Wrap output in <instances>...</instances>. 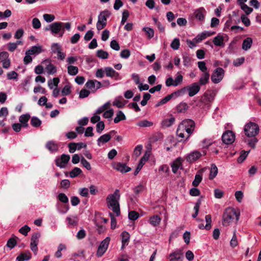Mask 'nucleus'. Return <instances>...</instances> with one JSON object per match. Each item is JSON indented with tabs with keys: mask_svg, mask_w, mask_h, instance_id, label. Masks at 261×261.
Returning a JSON list of instances; mask_svg holds the SVG:
<instances>
[{
	"mask_svg": "<svg viewBox=\"0 0 261 261\" xmlns=\"http://www.w3.org/2000/svg\"><path fill=\"white\" fill-rule=\"evenodd\" d=\"M142 30L145 32L148 39H151L153 37L154 33V30L148 27H144L143 28Z\"/></svg>",
	"mask_w": 261,
	"mask_h": 261,
	"instance_id": "obj_45",
	"label": "nucleus"
},
{
	"mask_svg": "<svg viewBox=\"0 0 261 261\" xmlns=\"http://www.w3.org/2000/svg\"><path fill=\"white\" fill-rule=\"evenodd\" d=\"M178 126L180 127V128L184 127H185V128H195V124L193 120L188 119L183 120Z\"/></svg>",
	"mask_w": 261,
	"mask_h": 261,
	"instance_id": "obj_30",
	"label": "nucleus"
},
{
	"mask_svg": "<svg viewBox=\"0 0 261 261\" xmlns=\"http://www.w3.org/2000/svg\"><path fill=\"white\" fill-rule=\"evenodd\" d=\"M168 257L170 261H180L184 258V254L180 249H177L175 251L171 253Z\"/></svg>",
	"mask_w": 261,
	"mask_h": 261,
	"instance_id": "obj_14",
	"label": "nucleus"
},
{
	"mask_svg": "<svg viewBox=\"0 0 261 261\" xmlns=\"http://www.w3.org/2000/svg\"><path fill=\"white\" fill-rule=\"evenodd\" d=\"M172 171L174 173H176L179 168H181V160L178 158L175 160L171 165Z\"/></svg>",
	"mask_w": 261,
	"mask_h": 261,
	"instance_id": "obj_24",
	"label": "nucleus"
},
{
	"mask_svg": "<svg viewBox=\"0 0 261 261\" xmlns=\"http://www.w3.org/2000/svg\"><path fill=\"white\" fill-rule=\"evenodd\" d=\"M67 68L68 73L70 75L74 76L78 73L79 69L76 66L69 65L67 66Z\"/></svg>",
	"mask_w": 261,
	"mask_h": 261,
	"instance_id": "obj_38",
	"label": "nucleus"
},
{
	"mask_svg": "<svg viewBox=\"0 0 261 261\" xmlns=\"http://www.w3.org/2000/svg\"><path fill=\"white\" fill-rule=\"evenodd\" d=\"M244 132L246 137L248 138L254 137L258 134L259 127L256 123L249 122L245 125Z\"/></svg>",
	"mask_w": 261,
	"mask_h": 261,
	"instance_id": "obj_3",
	"label": "nucleus"
},
{
	"mask_svg": "<svg viewBox=\"0 0 261 261\" xmlns=\"http://www.w3.org/2000/svg\"><path fill=\"white\" fill-rule=\"evenodd\" d=\"M0 63H2L4 68L8 69L10 65V61L9 59V54L7 51L0 53Z\"/></svg>",
	"mask_w": 261,
	"mask_h": 261,
	"instance_id": "obj_13",
	"label": "nucleus"
},
{
	"mask_svg": "<svg viewBox=\"0 0 261 261\" xmlns=\"http://www.w3.org/2000/svg\"><path fill=\"white\" fill-rule=\"evenodd\" d=\"M130 56V52L129 50L125 49L121 50L120 54L121 58L125 59H128Z\"/></svg>",
	"mask_w": 261,
	"mask_h": 261,
	"instance_id": "obj_55",
	"label": "nucleus"
},
{
	"mask_svg": "<svg viewBox=\"0 0 261 261\" xmlns=\"http://www.w3.org/2000/svg\"><path fill=\"white\" fill-rule=\"evenodd\" d=\"M200 90V87L198 83H194L177 91V92L178 95H179L184 94L186 91H188L189 96L192 97L198 93Z\"/></svg>",
	"mask_w": 261,
	"mask_h": 261,
	"instance_id": "obj_4",
	"label": "nucleus"
},
{
	"mask_svg": "<svg viewBox=\"0 0 261 261\" xmlns=\"http://www.w3.org/2000/svg\"><path fill=\"white\" fill-rule=\"evenodd\" d=\"M201 155L202 154L200 152L195 150L188 154L187 156L186 160L189 162H194L198 159Z\"/></svg>",
	"mask_w": 261,
	"mask_h": 261,
	"instance_id": "obj_18",
	"label": "nucleus"
},
{
	"mask_svg": "<svg viewBox=\"0 0 261 261\" xmlns=\"http://www.w3.org/2000/svg\"><path fill=\"white\" fill-rule=\"evenodd\" d=\"M250 151L242 150L241 152L240 155L238 158V162L239 163H242L247 158Z\"/></svg>",
	"mask_w": 261,
	"mask_h": 261,
	"instance_id": "obj_46",
	"label": "nucleus"
},
{
	"mask_svg": "<svg viewBox=\"0 0 261 261\" xmlns=\"http://www.w3.org/2000/svg\"><path fill=\"white\" fill-rule=\"evenodd\" d=\"M40 232H37L34 233L31 237V249L35 254H36L38 251L37 245L39 242V239L40 237Z\"/></svg>",
	"mask_w": 261,
	"mask_h": 261,
	"instance_id": "obj_11",
	"label": "nucleus"
},
{
	"mask_svg": "<svg viewBox=\"0 0 261 261\" xmlns=\"http://www.w3.org/2000/svg\"><path fill=\"white\" fill-rule=\"evenodd\" d=\"M110 14V12L108 10L103 11L100 13L96 23V28L98 30H101L106 26L107 18Z\"/></svg>",
	"mask_w": 261,
	"mask_h": 261,
	"instance_id": "obj_5",
	"label": "nucleus"
},
{
	"mask_svg": "<svg viewBox=\"0 0 261 261\" xmlns=\"http://www.w3.org/2000/svg\"><path fill=\"white\" fill-rule=\"evenodd\" d=\"M31 230V228L28 225H25L20 228L19 230V232L23 235L26 236L28 234V232Z\"/></svg>",
	"mask_w": 261,
	"mask_h": 261,
	"instance_id": "obj_60",
	"label": "nucleus"
},
{
	"mask_svg": "<svg viewBox=\"0 0 261 261\" xmlns=\"http://www.w3.org/2000/svg\"><path fill=\"white\" fill-rule=\"evenodd\" d=\"M240 217V213L234 208L228 207L225 210L223 214V225L227 226L234 220L237 221Z\"/></svg>",
	"mask_w": 261,
	"mask_h": 261,
	"instance_id": "obj_2",
	"label": "nucleus"
},
{
	"mask_svg": "<svg viewBox=\"0 0 261 261\" xmlns=\"http://www.w3.org/2000/svg\"><path fill=\"white\" fill-rule=\"evenodd\" d=\"M194 16L200 21H203L205 18L206 11L203 7H200L194 11Z\"/></svg>",
	"mask_w": 261,
	"mask_h": 261,
	"instance_id": "obj_16",
	"label": "nucleus"
},
{
	"mask_svg": "<svg viewBox=\"0 0 261 261\" xmlns=\"http://www.w3.org/2000/svg\"><path fill=\"white\" fill-rule=\"evenodd\" d=\"M27 50L29 54L35 56H37L44 51L42 46L40 45L33 46Z\"/></svg>",
	"mask_w": 261,
	"mask_h": 261,
	"instance_id": "obj_21",
	"label": "nucleus"
},
{
	"mask_svg": "<svg viewBox=\"0 0 261 261\" xmlns=\"http://www.w3.org/2000/svg\"><path fill=\"white\" fill-rule=\"evenodd\" d=\"M224 75V70L221 67L217 68L211 75V80L213 83L218 84L221 82Z\"/></svg>",
	"mask_w": 261,
	"mask_h": 261,
	"instance_id": "obj_6",
	"label": "nucleus"
},
{
	"mask_svg": "<svg viewBox=\"0 0 261 261\" xmlns=\"http://www.w3.org/2000/svg\"><path fill=\"white\" fill-rule=\"evenodd\" d=\"M120 236L121 237L122 243L121 249V250H123L125 247L128 244L130 239V235L128 232L124 231L121 233Z\"/></svg>",
	"mask_w": 261,
	"mask_h": 261,
	"instance_id": "obj_20",
	"label": "nucleus"
},
{
	"mask_svg": "<svg viewBox=\"0 0 261 261\" xmlns=\"http://www.w3.org/2000/svg\"><path fill=\"white\" fill-rule=\"evenodd\" d=\"M117 132L115 130H112L109 133L101 136L97 140V145L101 146L102 144L108 142L111 140L112 137Z\"/></svg>",
	"mask_w": 261,
	"mask_h": 261,
	"instance_id": "obj_10",
	"label": "nucleus"
},
{
	"mask_svg": "<svg viewBox=\"0 0 261 261\" xmlns=\"http://www.w3.org/2000/svg\"><path fill=\"white\" fill-rule=\"evenodd\" d=\"M188 109V104L184 102H181L176 107V110L178 113H185Z\"/></svg>",
	"mask_w": 261,
	"mask_h": 261,
	"instance_id": "obj_33",
	"label": "nucleus"
},
{
	"mask_svg": "<svg viewBox=\"0 0 261 261\" xmlns=\"http://www.w3.org/2000/svg\"><path fill=\"white\" fill-rule=\"evenodd\" d=\"M16 245V241L14 238H10L9 239V240L7 241V247L10 249H12L13 248L15 245Z\"/></svg>",
	"mask_w": 261,
	"mask_h": 261,
	"instance_id": "obj_58",
	"label": "nucleus"
},
{
	"mask_svg": "<svg viewBox=\"0 0 261 261\" xmlns=\"http://www.w3.org/2000/svg\"><path fill=\"white\" fill-rule=\"evenodd\" d=\"M202 179V175L199 174H196L195 176V178L192 182V185L194 187L198 186Z\"/></svg>",
	"mask_w": 261,
	"mask_h": 261,
	"instance_id": "obj_50",
	"label": "nucleus"
},
{
	"mask_svg": "<svg viewBox=\"0 0 261 261\" xmlns=\"http://www.w3.org/2000/svg\"><path fill=\"white\" fill-rule=\"evenodd\" d=\"M183 80V76L179 72H178L176 75V77L175 80H174V84L175 85V87L177 86L178 85L181 83Z\"/></svg>",
	"mask_w": 261,
	"mask_h": 261,
	"instance_id": "obj_48",
	"label": "nucleus"
},
{
	"mask_svg": "<svg viewBox=\"0 0 261 261\" xmlns=\"http://www.w3.org/2000/svg\"><path fill=\"white\" fill-rule=\"evenodd\" d=\"M30 123L33 126L35 127H38L41 124L42 122L38 117H33L31 118Z\"/></svg>",
	"mask_w": 261,
	"mask_h": 261,
	"instance_id": "obj_43",
	"label": "nucleus"
},
{
	"mask_svg": "<svg viewBox=\"0 0 261 261\" xmlns=\"http://www.w3.org/2000/svg\"><path fill=\"white\" fill-rule=\"evenodd\" d=\"M81 163L82 165L88 170H91V166L90 163L84 158L82 157L81 159Z\"/></svg>",
	"mask_w": 261,
	"mask_h": 261,
	"instance_id": "obj_63",
	"label": "nucleus"
},
{
	"mask_svg": "<svg viewBox=\"0 0 261 261\" xmlns=\"http://www.w3.org/2000/svg\"><path fill=\"white\" fill-rule=\"evenodd\" d=\"M32 257V254L29 251H25L20 253L17 256V261H28Z\"/></svg>",
	"mask_w": 261,
	"mask_h": 261,
	"instance_id": "obj_23",
	"label": "nucleus"
},
{
	"mask_svg": "<svg viewBox=\"0 0 261 261\" xmlns=\"http://www.w3.org/2000/svg\"><path fill=\"white\" fill-rule=\"evenodd\" d=\"M175 122V118L173 116L170 118L164 119L161 122V126L163 128H167L172 126Z\"/></svg>",
	"mask_w": 261,
	"mask_h": 261,
	"instance_id": "obj_28",
	"label": "nucleus"
},
{
	"mask_svg": "<svg viewBox=\"0 0 261 261\" xmlns=\"http://www.w3.org/2000/svg\"><path fill=\"white\" fill-rule=\"evenodd\" d=\"M241 8L247 15L251 13L253 11V9L248 7L246 4L242 5V6H241Z\"/></svg>",
	"mask_w": 261,
	"mask_h": 261,
	"instance_id": "obj_59",
	"label": "nucleus"
},
{
	"mask_svg": "<svg viewBox=\"0 0 261 261\" xmlns=\"http://www.w3.org/2000/svg\"><path fill=\"white\" fill-rule=\"evenodd\" d=\"M139 217V215L138 213L136 211H132L129 212L128 213V218L130 220L135 221Z\"/></svg>",
	"mask_w": 261,
	"mask_h": 261,
	"instance_id": "obj_52",
	"label": "nucleus"
},
{
	"mask_svg": "<svg viewBox=\"0 0 261 261\" xmlns=\"http://www.w3.org/2000/svg\"><path fill=\"white\" fill-rule=\"evenodd\" d=\"M235 134L231 130H226L222 135L221 139L223 142L225 144H231L235 140Z\"/></svg>",
	"mask_w": 261,
	"mask_h": 261,
	"instance_id": "obj_8",
	"label": "nucleus"
},
{
	"mask_svg": "<svg viewBox=\"0 0 261 261\" xmlns=\"http://www.w3.org/2000/svg\"><path fill=\"white\" fill-rule=\"evenodd\" d=\"M70 159V157L69 155L63 154L60 157H57L56 158V165L60 168H65L69 161Z\"/></svg>",
	"mask_w": 261,
	"mask_h": 261,
	"instance_id": "obj_7",
	"label": "nucleus"
},
{
	"mask_svg": "<svg viewBox=\"0 0 261 261\" xmlns=\"http://www.w3.org/2000/svg\"><path fill=\"white\" fill-rule=\"evenodd\" d=\"M105 125L103 121L98 122L96 124V132L99 134H101L105 129Z\"/></svg>",
	"mask_w": 261,
	"mask_h": 261,
	"instance_id": "obj_56",
	"label": "nucleus"
},
{
	"mask_svg": "<svg viewBox=\"0 0 261 261\" xmlns=\"http://www.w3.org/2000/svg\"><path fill=\"white\" fill-rule=\"evenodd\" d=\"M32 57H31V55L29 54L28 50L25 51V55L23 58V61L25 64L27 65L29 63H31L32 62Z\"/></svg>",
	"mask_w": 261,
	"mask_h": 261,
	"instance_id": "obj_62",
	"label": "nucleus"
},
{
	"mask_svg": "<svg viewBox=\"0 0 261 261\" xmlns=\"http://www.w3.org/2000/svg\"><path fill=\"white\" fill-rule=\"evenodd\" d=\"M148 160V156L145 154L143 157L141 159L138 164V167L136 169V171L134 172V175H137L139 171L141 170V168L145 163V162Z\"/></svg>",
	"mask_w": 261,
	"mask_h": 261,
	"instance_id": "obj_29",
	"label": "nucleus"
},
{
	"mask_svg": "<svg viewBox=\"0 0 261 261\" xmlns=\"http://www.w3.org/2000/svg\"><path fill=\"white\" fill-rule=\"evenodd\" d=\"M86 87L89 89L91 90L92 92H95V86L94 84V80H89L85 84Z\"/></svg>",
	"mask_w": 261,
	"mask_h": 261,
	"instance_id": "obj_49",
	"label": "nucleus"
},
{
	"mask_svg": "<svg viewBox=\"0 0 261 261\" xmlns=\"http://www.w3.org/2000/svg\"><path fill=\"white\" fill-rule=\"evenodd\" d=\"M174 94L178 95L177 91L175 92H174L171 94L168 95L166 96H165V97H164L163 98H162L160 101H159L155 105V107H158L161 105L166 103L168 101H169L172 98L173 95Z\"/></svg>",
	"mask_w": 261,
	"mask_h": 261,
	"instance_id": "obj_32",
	"label": "nucleus"
},
{
	"mask_svg": "<svg viewBox=\"0 0 261 261\" xmlns=\"http://www.w3.org/2000/svg\"><path fill=\"white\" fill-rule=\"evenodd\" d=\"M218 173V168L215 164H212L210 170V173L209 175L210 179H214Z\"/></svg>",
	"mask_w": 261,
	"mask_h": 261,
	"instance_id": "obj_37",
	"label": "nucleus"
},
{
	"mask_svg": "<svg viewBox=\"0 0 261 261\" xmlns=\"http://www.w3.org/2000/svg\"><path fill=\"white\" fill-rule=\"evenodd\" d=\"M206 221V230H210L211 228L212 217L210 215H207L205 217Z\"/></svg>",
	"mask_w": 261,
	"mask_h": 261,
	"instance_id": "obj_54",
	"label": "nucleus"
},
{
	"mask_svg": "<svg viewBox=\"0 0 261 261\" xmlns=\"http://www.w3.org/2000/svg\"><path fill=\"white\" fill-rule=\"evenodd\" d=\"M213 42L215 45L217 46L223 47L225 45L224 43V38L220 34L214 38Z\"/></svg>",
	"mask_w": 261,
	"mask_h": 261,
	"instance_id": "obj_27",
	"label": "nucleus"
},
{
	"mask_svg": "<svg viewBox=\"0 0 261 261\" xmlns=\"http://www.w3.org/2000/svg\"><path fill=\"white\" fill-rule=\"evenodd\" d=\"M213 143L212 140L211 139H204L201 142V146L203 148H207Z\"/></svg>",
	"mask_w": 261,
	"mask_h": 261,
	"instance_id": "obj_64",
	"label": "nucleus"
},
{
	"mask_svg": "<svg viewBox=\"0 0 261 261\" xmlns=\"http://www.w3.org/2000/svg\"><path fill=\"white\" fill-rule=\"evenodd\" d=\"M113 104L118 108H122L124 106L125 102H124L123 97L120 96L116 98L113 101Z\"/></svg>",
	"mask_w": 261,
	"mask_h": 261,
	"instance_id": "obj_34",
	"label": "nucleus"
},
{
	"mask_svg": "<svg viewBox=\"0 0 261 261\" xmlns=\"http://www.w3.org/2000/svg\"><path fill=\"white\" fill-rule=\"evenodd\" d=\"M210 76V75L209 72L202 73L200 75L198 84L200 86L205 85L209 81Z\"/></svg>",
	"mask_w": 261,
	"mask_h": 261,
	"instance_id": "obj_26",
	"label": "nucleus"
},
{
	"mask_svg": "<svg viewBox=\"0 0 261 261\" xmlns=\"http://www.w3.org/2000/svg\"><path fill=\"white\" fill-rule=\"evenodd\" d=\"M126 119V117L124 113L121 111H118L117 113L116 116L114 119L115 123H118L121 120H124Z\"/></svg>",
	"mask_w": 261,
	"mask_h": 261,
	"instance_id": "obj_35",
	"label": "nucleus"
},
{
	"mask_svg": "<svg viewBox=\"0 0 261 261\" xmlns=\"http://www.w3.org/2000/svg\"><path fill=\"white\" fill-rule=\"evenodd\" d=\"M110 241V238L108 237L102 241L98 247L96 255L98 257L101 256L107 251Z\"/></svg>",
	"mask_w": 261,
	"mask_h": 261,
	"instance_id": "obj_9",
	"label": "nucleus"
},
{
	"mask_svg": "<svg viewBox=\"0 0 261 261\" xmlns=\"http://www.w3.org/2000/svg\"><path fill=\"white\" fill-rule=\"evenodd\" d=\"M198 67L199 69L203 72H209L207 71V68L206 66L205 63L204 61H200L198 63Z\"/></svg>",
	"mask_w": 261,
	"mask_h": 261,
	"instance_id": "obj_53",
	"label": "nucleus"
},
{
	"mask_svg": "<svg viewBox=\"0 0 261 261\" xmlns=\"http://www.w3.org/2000/svg\"><path fill=\"white\" fill-rule=\"evenodd\" d=\"M60 82L58 77H54L53 80L48 81V86L50 89H53L54 87H57Z\"/></svg>",
	"mask_w": 261,
	"mask_h": 261,
	"instance_id": "obj_40",
	"label": "nucleus"
},
{
	"mask_svg": "<svg viewBox=\"0 0 261 261\" xmlns=\"http://www.w3.org/2000/svg\"><path fill=\"white\" fill-rule=\"evenodd\" d=\"M45 147L50 151L51 153H55L58 151L59 145L54 141H47L45 145Z\"/></svg>",
	"mask_w": 261,
	"mask_h": 261,
	"instance_id": "obj_19",
	"label": "nucleus"
},
{
	"mask_svg": "<svg viewBox=\"0 0 261 261\" xmlns=\"http://www.w3.org/2000/svg\"><path fill=\"white\" fill-rule=\"evenodd\" d=\"M180 45L179 39L178 38H175L171 43V47L174 50H177L179 48Z\"/></svg>",
	"mask_w": 261,
	"mask_h": 261,
	"instance_id": "obj_51",
	"label": "nucleus"
},
{
	"mask_svg": "<svg viewBox=\"0 0 261 261\" xmlns=\"http://www.w3.org/2000/svg\"><path fill=\"white\" fill-rule=\"evenodd\" d=\"M137 125L142 127H150L153 125V122L147 120H144L139 122L137 123Z\"/></svg>",
	"mask_w": 261,
	"mask_h": 261,
	"instance_id": "obj_47",
	"label": "nucleus"
},
{
	"mask_svg": "<svg viewBox=\"0 0 261 261\" xmlns=\"http://www.w3.org/2000/svg\"><path fill=\"white\" fill-rule=\"evenodd\" d=\"M50 29L53 34H58L62 31L63 22H55L51 23L50 25Z\"/></svg>",
	"mask_w": 261,
	"mask_h": 261,
	"instance_id": "obj_17",
	"label": "nucleus"
},
{
	"mask_svg": "<svg viewBox=\"0 0 261 261\" xmlns=\"http://www.w3.org/2000/svg\"><path fill=\"white\" fill-rule=\"evenodd\" d=\"M106 75L108 77L114 78L115 80L120 79L119 74L114 70L112 67H107L105 68Z\"/></svg>",
	"mask_w": 261,
	"mask_h": 261,
	"instance_id": "obj_15",
	"label": "nucleus"
},
{
	"mask_svg": "<svg viewBox=\"0 0 261 261\" xmlns=\"http://www.w3.org/2000/svg\"><path fill=\"white\" fill-rule=\"evenodd\" d=\"M31 116L29 114H25L21 115L19 117V122L22 125V127H26L28 126V122L30 119Z\"/></svg>",
	"mask_w": 261,
	"mask_h": 261,
	"instance_id": "obj_31",
	"label": "nucleus"
},
{
	"mask_svg": "<svg viewBox=\"0 0 261 261\" xmlns=\"http://www.w3.org/2000/svg\"><path fill=\"white\" fill-rule=\"evenodd\" d=\"M150 97L151 95L150 94L148 93H144L143 96V99L141 101V105L142 106H145L146 105L147 101L150 98Z\"/></svg>",
	"mask_w": 261,
	"mask_h": 261,
	"instance_id": "obj_61",
	"label": "nucleus"
},
{
	"mask_svg": "<svg viewBox=\"0 0 261 261\" xmlns=\"http://www.w3.org/2000/svg\"><path fill=\"white\" fill-rule=\"evenodd\" d=\"M119 190L116 189L113 194H109L106 199L107 206L112 210L116 216L120 215L119 200L120 199Z\"/></svg>",
	"mask_w": 261,
	"mask_h": 261,
	"instance_id": "obj_1",
	"label": "nucleus"
},
{
	"mask_svg": "<svg viewBox=\"0 0 261 261\" xmlns=\"http://www.w3.org/2000/svg\"><path fill=\"white\" fill-rule=\"evenodd\" d=\"M82 170L78 167H74L70 172L69 176L71 178H74L80 175L82 173Z\"/></svg>",
	"mask_w": 261,
	"mask_h": 261,
	"instance_id": "obj_44",
	"label": "nucleus"
},
{
	"mask_svg": "<svg viewBox=\"0 0 261 261\" xmlns=\"http://www.w3.org/2000/svg\"><path fill=\"white\" fill-rule=\"evenodd\" d=\"M96 56L101 59H106L109 57V54L102 49H99L97 50Z\"/></svg>",
	"mask_w": 261,
	"mask_h": 261,
	"instance_id": "obj_41",
	"label": "nucleus"
},
{
	"mask_svg": "<svg viewBox=\"0 0 261 261\" xmlns=\"http://www.w3.org/2000/svg\"><path fill=\"white\" fill-rule=\"evenodd\" d=\"M114 168L122 173H126L131 170V168L127 166L125 164L120 163L116 164Z\"/></svg>",
	"mask_w": 261,
	"mask_h": 261,
	"instance_id": "obj_22",
	"label": "nucleus"
},
{
	"mask_svg": "<svg viewBox=\"0 0 261 261\" xmlns=\"http://www.w3.org/2000/svg\"><path fill=\"white\" fill-rule=\"evenodd\" d=\"M45 70L49 75L54 74L57 72V68L53 64L49 66L45 67Z\"/></svg>",
	"mask_w": 261,
	"mask_h": 261,
	"instance_id": "obj_42",
	"label": "nucleus"
},
{
	"mask_svg": "<svg viewBox=\"0 0 261 261\" xmlns=\"http://www.w3.org/2000/svg\"><path fill=\"white\" fill-rule=\"evenodd\" d=\"M57 199L62 203H64L65 204H68L69 199L68 197L65 194L63 193H60L57 196Z\"/></svg>",
	"mask_w": 261,
	"mask_h": 261,
	"instance_id": "obj_39",
	"label": "nucleus"
},
{
	"mask_svg": "<svg viewBox=\"0 0 261 261\" xmlns=\"http://www.w3.org/2000/svg\"><path fill=\"white\" fill-rule=\"evenodd\" d=\"M129 13L127 10H125L123 11L122 19L121 21V24H124L126 21L128 17H129Z\"/></svg>",
	"mask_w": 261,
	"mask_h": 261,
	"instance_id": "obj_57",
	"label": "nucleus"
},
{
	"mask_svg": "<svg viewBox=\"0 0 261 261\" xmlns=\"http://www.w3.org/2000/svg\"><path fill=\"white\" fill-rule=\"evenodd\" d=\"M214 99V94L211 92H206L201 99L202 102L207 108H210Z\"/></svg>",
	"mask_w": 261,
	"mask_h": 261,
	"instance_id": "obj_12",
	"label": "nucleus"
},
{
	"mask_svg": "<svg viewBox=\"0 0 261 261\" xmlns=\"http://www.w3.org/2000/svg\"><path fill=\"white\" fill-rule=\"evenodd\" d=\"M161 218L158 215H154L150 218L149 223L153 226H156L160 223Z\"/></svg>",
	"mask_w": 261,
	"mask_h": 261,
	"instance_id": "obj_36",
	"label": "nucleus"
},
{
	"mask_svg": "<svg viewBox=\"0 0 261 261\" xmlns=\"http://www.w3.org/2000/svg\"><path fill=\"white\" fill-rule=\"evenodd\" d=\"M253 43L252 39L251 37H247L245 39L242 43V48L243 50L247 51L252 46Z\"/></svg>",
	"mask_w": 261,
	"mask_h": 261,
	"instance_id": "obj_25",
	"label": "nucleus"
}]
</instances>
